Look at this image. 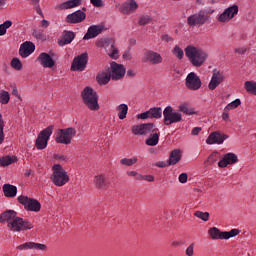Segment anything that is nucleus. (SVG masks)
<instances>
[{
    "label": "nucleus",
    "instance_id": "50",
    "mask_svg": "<svg viewBox=\"0 0 256 256\" xmlns=\"http://www.w3.org/2000/svg\"><path fill=\"white\" fill-rule=\"evenodd\" d=\"M172 53L176 55L179 59H183L185 53L183 52V49L179 46H175L172 50Z\"/></svg>",
    "mask_w": 256,
    "mask_h": 256
},
{
    "label": "nucleus",
    "instance_id": "45",
    "mask_svg": "<svg viewBox=\"0 0 256 256\" xmlns=\"http://www.w3.org/2000/svg\"><path fill=\"white\" fill-rule=\"evenodd\" d=\"M221 159V153L219 152H213L207 159L209 165H213L214 163H217V161Z\"/></svg>",
    "mask_w": 256,
    "mask_h": 256
},
{
    "label": "nucleus",
    "instance_id": "53",
    "mask_svg": "<svg viewBox=\"0 0 256 256\" xmlns=\"http://www.w3.org/2000/svg\"><path fill=\"white\" fill-rule=\"evenodd\" d=\"M128 6H130L132 13H135V11H137V9L139 8V5L137 4V2H135V0H131L128 3Z\"/></svg>",
    "mask_w": 256,
    "mask_h": 256
},
{
    "label": "nucleus",
    "instance_id": "11",
    "mask_svg": "<svg viewBox=\"0 0 256 256\" xmlns=\"http://www.w3.org/2000/svg\"><path fill=\"white\" fill-rule=\"evenodd\" d=\"M209 21V15L205 10H200L198 14H193L187 18V24L190 27H197V25H205Z\"/></svg>",
    "mask_w": 256,
    "mask_h": 256
},
{
    "label": "nucleus",
    "instance_id": "43",
    "mask_svg": "<svg viewBox=\"0 0 256 256\" xmlns=\"http://www.w3.org/2000/svg\"><path fill=\"white\" fill-rule=\"evenodd\" d=\"M5 129V120H3V115L0 112V145H3V141H5V133L3 132Z\"/></svg>",
    "mask_w": 256,
    "mask_h": 256
},
{
    "label": "nucleus",
    "instance_id": "7",
    "mask_svg": "<svg viewBox=\"0 0 256 256\" xmlns=\"http://www.w3.org/2000/svg\"><path fill=\"white\" fill-rule=\"evenodd\" d=\"M17 201L20 205H23L25 211H32L34 213H39V211H41V202L35 198L20 195L18 196Z\"/></svg>",
    "mask_w": 256,
    "mask_h": 256
},
{
    "label": "nucleus",
    "instance_id": "48",
    "mask_svg": "<svg viewBox=\"0 0 256 256\" xmlns=\"http://www.w3.org/2000/svg\"><path fill=\"white\" fill-rule=\"evenodd\" d=\"M126 175L128 177H134V179H136V181H143V175L138 173L137 171H127Z\"/></svg>",
    "mask_w": 256,
    "mask_h": 256
},
{
    "label": "nucleus",
    "instance_id": "58",
    "mask_svg": "<svg viewBox=\"0 0 256 256\" xmlns=\"http://www.w3.org/2000/svg\"><path fill=\"white\" fill-rule=\"evenodd\" d=\"M94 7H103V0H90Z\"/></svg>",
    "mask_w": 256,
    "mask_h": 256
},
{
    "label": "nucleus",
    "instance_id": "47",
    "mask_svg": "<svg viewBox=\"0 0 256 256\" xmlns=\"http://www.w3.org/2000/svg\"><path fill=\"white\" fill-rule=\"evenodd\" d=\"M52 159L53 161H58L59 163H67V161H69V158H67V156L63 154H54L52 156Z\"/></svg>",
    "mask_w": 256,
    "mask_h": 256
},
{
    "label": "nucleus",
    "instance_id": "29",
    "mask_svg": "<svg viewBox=\"0 0 256 256\" xmlns=\"http://www.w3.org/2000/svg\"><path fill=\"white\" fill-rule=\"evenodd\" d=\"M73 39H75V33L65 30L63 32L62 39L58 41V44L60 45V47H65V45L73 43Z\"/></svg>",
    "mask_w": 256,
    "mask_h": 256
},
{
    "label": "nucleus",
    "instance_id": "3",
    "mask_svg": "<svg viewBox=\"0 0 256 256\" xmlns=\"http://www.w3.org/2000/svg\"><path fill=\"white\" fill-rule=\"evenodd\" d=\"M50 180L55 187H64V185L69 183V174L63 169L61 164H54Z\"/></svg>",
    "mask_w": 256,
    "mask_h": 256
},
{
    "label": "nucleus",
    "instance_id": "30",
    "mask_svg": "<svg viewBox=\"0 0 256 256\" xmlns=\"http://www.w3.org/2000/svg\"><path fill=\"white\" fill-rule=\"evenodd\" d=\"M2 189L5 197H17V186H13L11 184H4Z\"/></svg>",
    "mask_w": 256,
    "mask_h": 256
},
{
    "label": "nucleus",
    "instance_id": "1",
    "mask_svg": "<svg viewBox=\"0 0 256 256\" xmlns=\"http://www.w3.org/2000/svg\"><path fill=\"white\" fill-rule=\"evenodd\" d=\"M185 54L193 67H202L208 57L207 52L195 46H187L185 48Z\"/></svg>",
    "mask_w": 256,
    "mask_h": 256
},
{
    "label": "nucleus",
    "instance_id": "24",
    "mask_svg": "<svg viewBox=\"0 0 256 256\" xmlns=\"http://www.w3.org/2000/svg\"><path fill=\"white\" fill-rule=\"evenodd\" d=\"M159 137H161V132H159V128L154 125L149 137L145 141L146 145H148V147H155L159 145Z\"/></svg>",
    "mask_w": 256,
    "mask_h": 256
},
{
    "label": "nucleus",
    "instance_id": "4",
    "mask_svg": "<svg viewBox=\"0 0 256 256\" xmlns=\"http://www.w3.org/2000/svg\"><path fill=\"white\" fill-rule=\"evenodd\" d=\"M9 231L13 233H21V231H31L34 225L29 219H23L19 216H16L12 222L7 224Z\"/></svg>",
    "mask_w": 256,
    "mask_h": 256
},
{
    "label": "nucleus",
    "instance_id": "22",
    "mask_svg": "<svg viewBox=\"0 0 256 256\" xmlns=\"http://www.w3.org/2000/svg\"><path fill=\"white\" fill-rule=\"evenodd\" d=\"M35 52V44L31 41H26L20 45L19 48V55L23 59H26V57H29L32 53Z\"/></svg>",
    "mask_w": 256,
    "mask_h": 256
},
{
    "label": "nucleus",
    "instance_id": "36",
    "mask_svg": "<svg viewBox=\"0 0 256 256\" xmlns=\"http://www.w3.org/2000/svg\"><path fill=\"white\" fill-rule=\"evenodd\" d=\"M119 119L123 120L127 118V112L129 111V106L127 104H120L117 108Z\"/></svg>",
    "mask_w": 256,
    "mask_h": 256
},
{
    "label": "nucleus",
    "instance_id": "18",
    "mask_svg": "<svg viewBox=\"0 0 256 256\" xmlns=\"http://www.w3.org/2000/svg\"><path fill=\"white\" fill-rule=\"evenodd\" d=\"M235 163H239V157H237V154L229 152L224 154L222 159L218 162V167L225 169L228 165H235Z\"/></svg>",
    "mask_w": 256,
    "mask_h": 256
},
{
    "label": "nucleus",
    "instance_id": "59",
    "mask_svg": "<svg viewBox=\"0 0 256 256\" xmlns=\"http://www.w3.org/2000/svg\"><path fill=\"white\" fill-rule=\"evenodd\" d=\"M222 119L223 121H229V110H227V108H224V112L222 113Z\"/></svg>",
    "mask_w": 256,
    "mask_h": 256
},
{
    "label": "nucleus",
    "instance_id": "35",
    "mask_svg": "<svg viewBox=\"0 0 256 256\" xmlns=\"http://www.w3.org/2000/svg\"><path fill=\"white\" fill-rule=\"evenodd\" d=\"M148 111L150 113V119H161L163 117V109L161 107L150 108Z\"/></svg>",
    "mask_w": 256,
    "mask_h": 256
},
{
    "label": "nucleus",
    "instance_id": "57",
    "mask_svg": "<svg viewBox=\"0 0 256 256\" xmlns=\"http://www.w3.org/2000/svg\"><path fill=\"white\" fill-rule=\"evenodd\" d=\"M194 248H195V244H190L189 247L186 249V255L193 256Z\"/></svg>",
    "mask_w": 256,
    "mask_h": 256
},
{
    "label": "nucleus",
    "instance_id": "31",
    "mask_svg": "<svg viewBox=\"0 0 256 256\" xmlns=\"http://www.w3.org/2000/svg\"><path fill=\"white\" fill-rule=\"evenodd\" d=\"M181 150L175 149L170 153L168 165H177L181 161Z\"/></svg>",
    "mask_w": 256,
    "mask_h": 256
},
{
    "label": "nucleus",
    "instance_id": "9",
    "mask_svg": "<svg viewBox=\"0 0 256 256\" xmlns=\"http://www.w3.org/2000/svg\"><path fill=\"white\" fill-rule=\"evenodd\" d=\"M164 125H173V123H181L183 121V115L181 113L174 111L173 107L167 106L164 111Z\"/></svg>",
    "mask_w": 256,
    "mask_h": 256
},
{
    "label": "nucleus",
    "instance_id": "12",
    "mask_svg": "<svg viewBox=\"0 0 256 256\" xmlns=\"http://www.w3.org/2000/svg\"><path fill=\"white\" fill-rule=\"evenodd\" d=\"M88 61L89 56L87 53L76 56L72 61L71 71H85Z\"/></svg>",
    "mask_w": 256,
    "mask_h": 256
},
{
    "label": "nucleus",
    "instance_id": "42",
    "mask_svg": "<svg viewBox=\"0 0 256 256\" xmlns=\"http://www.w3.org/2000/svg\"><path fill=\"white\" fill-rule=\"evenodd\" d=\"M13 22L11 20L5 21L3 24H0V37L7 34V29L12 27Z\"/></svg>",
    "mask_w": 256,
    "mask_h": 256
},
{
    "label": "nucleus",
    "instance_id": "10",
    "mask_svg": "<svg viewBox=\"0 0 256 256\" xmlns=\"http://www.w3.org/2000/svg\"><path fill=\"white\" fill-rule=\"evenodd\" d=\"M97 47H104L111 59H118L119 50L115 47V41L113 39H101L96 42Z\"/></svg>",
    "mask_w": 256,
    "mask_h": 256
},
{
    "label": "nucleus",
    "instance_id": "21",
    "mask_svg": "<svg viewBox=\"0 0 256 256\" xmlns=\"http://www.w3.org/2000/svg\"><path fill=\"white\" fill-rule=\"evenodd\" d=\"M154 127L153 123L136 125L132 127V133L134 135H149Z\"/></svg>",
    "mask_w": 256,
    "mask_h": 256
},
{
    "label": "nucleus",
    "instance_id": "8",
    "mask_svg": "<svg viewBox=\"0 0 256 256\" xmlns=\"http://www.w3.org/2000/svg\"><path fill=\"white\" fill-rule=\"evenodd\" d=\"M208 235L213 239L214 241L217 240H223V239H231V237H237L239 235L238 229H232L229 232H222L217 227L210 228L208 230Z\"/></svg>",
    "mask_w": 256,
    "mask_h": 256
},
{
    "label": "nucleus",
    "instance_id": "28",
    "mask_svg": "<svg viewBox=\"0 0 256 256\" xmlns=\"http://www.w3.org/2000/svg\"><path fill=\"white\" fill-rule=\"evenodd\" d=\"M17 217L15 210H7L0 215V223H7L9 225Z\"/></svg>",
    "mask_w": 256,
    "mask_h": 256
},
{
    "label": "nucleus",
    "instance_id": "61",
    "mask_svg": "<svg viewBox=\"0 0 256 256\" xmlns=\"http://www.w3.org/2000/svg\"><path fill=\"white\" fill-rule=\"evenodd\" d=\"M156 167H160V168H164V167H169V164L163 162V161H160V162H157L155 164Z\"/></svg>",
    "mask_w": 256,
    "mask_h": 256
},
{
    "label": "nucleus",
    "instance_id": "5",
    "mask_svg": "<svg viewBox=\"0 0 256 256\" xmlns=\"http://www.w3.org/2000/svg\"><path fill=\"white\" fill-rule=\"evenodd\" d=\"M77 135V129L74 127L58 129L55 135L56 143L61 145H71V141Z\"/></svg>",
    "mask_w": 256,
    "mask_h": 256
},
{
    "label": "nucleus",
    "instance_id": "39",
    "mask_svg": "<svg viewBox=\"0 0 256 256\" xmlns=\"http://www.w3.org/2000/svg\"><path fill=\"white\" fill-rule=\"evenodd\" d=\"M244 87H245L247 93L256 95V82L255 81H246L244 83Z\"/></svg>",
    "mask_w": 256,
    "mask_h": 256
},
{
    "label": "nucleus",
    "instance_id": "54",
    "mask_svg": "<svg viewBox=\"0 0 256 256\" xmlns=\"http://www.w3.org/2000/svg\"><path fill=\"white\" fill-rule=\"evenodd\" d=\"M142 181H148V183H153V181H155V176H153V175H142Z\"/></svg>",
    "mask_w": 256,
    "mask_h": 256
},
{
    "label": "nucleus",
    "instance_id": "52",
    "mask_svg": "<svg viewBox=\"0 0 256 256\" xmlns=\"http://www.w3.org/2000/svg\"><path fill=\"white\" fill-rule=\"evenodd\" d=\"M121 13H123V15H131V13H133V11L131 10V7L129 6L128 3H125L121 8H120Z\"/></svg>",
    "mask_w": 256,
    "mask_h": 256
},
{
    "label": "nucleus",
    "instance_id": "15",
    "mask_svg": "<svg viewBox=\"0 0 256 256\" xmlns=\"http://www.w3.org/2000/svg\"><path fill=\"white\" fill-rule=\"evenodd\" d=\"M227 139H229V135L221 133L220 131H214L209 134L206 143L207 145H223Z\"/></svg>",
    "mask_w": 256,
    "mask_h": 256
},
{
    "label": "nucleus",
    "instance_id": "20",
    "mask_svg": "<svg viewBox=\"0 0 256 256\" xmlns=\"http://www.w3.org/2000/svg\"><path fill=\"white\" fill-rule=\"evenodd\" d=\"M18 251H28L29 249H35L36 251H47V245L37 242H26L16 247Z\"/></svg>",
    "mask_w": 256,
    "mask_h": 256
},
{
    "label": "nucleus",
    "instance_id": "25",
    "mask_svg": "<svg viewBox=\"0 0 256 256\" xmlns=\"http://www.w3.org/2000/svg\"><path fill=\"white\" fill-rule=\"evenodd\" d=\"M103 33V26L102 25H92L88 28L86 34L84 35V41L89 39H95V37L101 35Z\"/></svg>",
    "mask_w": 256,
    "mask_h": 256
},
{
    "label": "nucleus",
    "instance_id": "13",
    "mask_svg": "<svg viewBox=\"0 0 256 256\" xmlns=\"http://www.w3.org/2000/svg\"><path fill=\"white\" fill-rule=\"evenodd\" d=\"M239 13V6L237 5H232L228 8H226L223 13H221L217 20L219 23H229L233 17H235Z\"/></svg>",
    "mask_w": 256,
    "mask_h": 256
},
{
    "label": "nucleus",
    "instance_id": "33",
    "mask_svg": "<svg viewBox=\"0 0 256 256\" xmlns=\"http://www.w3.org/2000/svg\"><path fill=\"white\" fill-rule=\"evenodd\" d=\"M13 163H17V158L15 156L0 157V167H9V165H13Z\"/></svg>",
    "mask_w": 256,
    "mask_h": 256
},
{
    "label": "nucleus",
    "instance_id": "60",
    "mask_svg": "<svg viewBox=\"0 0 256 256\" xmlns=\"http://www.w3.org/2000/svg\"><path fill=\"white\" fill-rule=\"evenodd\" d=\"M201 133V127H195L191 131V135H199Z\"/></svg>",
    "mask_w": 256,
    "mask_h": 256
},
{
    "label": "nucleus",
    "instance_id": "64",
    "mask_svg": "<svg viewBox=\"0 0 256 256\" xmlns=\"http://www.w3.org/2000/svg\"><path fill=\"white\" fill-rule=\"evenodd\" d=\"M135 75H136L135 70L129 69V70L127 71V76H128V77H135Z\"/></svg>",
    "mask_w": 256,
    "mask_h": 256
},
{
    "label": "nucleus",
    "instance_id": "14",
    "mask_svg": "<svg viewBox=\"0 0 256 256\" xmlns=\"http://www.w3.org/2000/svg\"><path fill=\"white\" fill-rule=\"evenodd\" d=\"M223 81H225V72L218 69H214L212 71L211 80L208 84V89H210V91H215V88L221 85Z\"/></svg>",
    "mask_w": 256,
    "mask_h": 256
},
{
    "label": "nucleus",
    "instance_id": "17",
    "mask_svg": "<svg viewBox=\"0 0 256 256\" xmlns=\"http://www.w3.org/2000/svg\"><path fill=\"white\" fill-rule=\"evenodd\" d=\"M110 67V76L112 81H119V79H123V77H125L126 69L123 64H117V62H112L110 64Z\"/></svg>",
    "mask_w": 256,
    "mask_h": 256
},
{
    "label": "nucleus",
    "instance_id": "46",
    "mask_svg": "<svg viewBox=\"0 0 256 256\" xmlns=\"http://www.w3.org/2000/svg\"><path fill=\"white\" fill-rule=\"evenodd\" d=\"M241 105V99H236L232 102H230L226 107V111H233V109H237Z\"/></svg>",
    "mask_w": 256,
    "mask_h": 256
},
{
    "label": "nucleus",
    "instance_id": "49",
    "mask_svg": "<svg viewBox=\"0 0 256 256\" xmlns=\"http://www.w3.org/2000/svg\"><path fill=\"white\" fill-rule=\"evenodd\" d=\"M195 217L201 219L202 221H209V212L196 211L194 213Z\"/></svg>",
    "mask_w": 256,
    "mask_h": 256
},
{
    "label": "nucleus",
    "instance_id": "32",
    "mask_svg": "<svg viewBox=\"0 0 256 256\" xmlns=\"http://www.w3.org/2000/svg\"><path fill=\"white\" fill-rule=\"evenodd\" d=\"M99 85H107L109 81H111V73L110 72H101L96 77Z\"/></svg>",
    "mask_w": 256,
    "mask_h": 256
},
{
    "label": "nucleus",
    "instance_id": "26",
    "mask_svg": "<svg viewBox=\"0 0 256 256\" xmlns=\"http://www.w3.org/2000/svg\"><path fill=\"white\" fill-rule=\"evenodd\" d=\"M86 17L87 14H85V12L77 10L66 17V23H82V21H85Z\"/></svg>",
    "mask_w": 256,
    "mask_h": 256
},
{
    "label": "nucleus",
    "instance_id": "63",
    "mask_svg": "<svg viewBox=\"0 0 256 256\" xmlns=\"http://www.w3.org/2000/svg\"><path fill=\"white\" fill-rule=\"evenodd\" d=\"M162 41L169 43V41H173V38H171V36L166 34V35L162 36Z\"/></svg>",
    "mask_w": 256,
    "mask_h": 256
},
{
    "label": "nucleus",
    "instance_id": "6",
    "mask_svg": "<svg viewBox=\"0 0 256 256\" xmlns=\"http://www.w3.org/2000/svg\"><path fill=\"white\" fill-rule=\"evenodd\" d=\"M55 126L50 125L43 129L37 136L35 141V147L38 151H43V149H47V145H49V139L53 135V130Z\"/></svg>",
    "mask_w": 256,
    "mask_h": 256
},
{
    "label": "nucleus",
    "instance_id": "2",
    "mask_svg": "<svg viewBox=\"0 0 256 256\" xmlns=\"http://www.w3.org/2000/svg\"><path fill=\"white\" fill-rule=\"evenodd\" d=\"M81 97L84 105H86L90 111H99V96L93 88L89 86L85 87L81 92Z\"/></svg>",
    "mask_w": 256,
    "mask_h": 256
},
{
    "label": "nucleus",
    "instance_id": "44",
    "mask_svg": "<svg viewBox=\"0 0 256 256\" xmlns=\"http://www.w3.org/2000/svg\"><path fill=\"white\" fill-rule=\"evenodd\" d=\"M10 65L12 69H15V71H21V69H23V63H21V60L17 57L11 60Z\"/></svg>",
    "mask_w": 256,
    "mask_h": 256
},
{
    "label": "nucleus",
    "instance_id": "55",
    "mask_svg": "<svg viewBox=\"0 0 256 256\" xmlns=\"http://www.w3.org/2000/svg\"><path fill=\"white\" fill-rule=\"evenodd\" d=\"M138 119H151V114L148 111L144 112V113H141V114H138Z\"/></svg>",
    "mask_w": 256,
    "mask_h": 256
},
{
    "label": "nucleus",
    "instance_id": "40",
    "mask_svg": "<svg viewBox=\"0 0 256 256\" xmlns=\"http://www.w3.org/2000/svg\"><path fill=\"white\" fill-rule=\"evenodd\" d=\"M139 159L137 157H132V158H123L120 160L121 165H124L125 167H133L135 163H137Z\"/></svg>",
    "mask_w": 256,
    "mask_h": 256
},
{
    "label": "nucleus",
    "instance_id": "27",
    "mask_svg": "<svg viewBox=\"0 0 256 256\" xmlns=\"http://www.w3.org/2000/svg\"><path fill=\"white\" fill-rule=\"evenodd\" d=\"M145 57L146 61L151 63V65H160V63H163V57L157 52L148 51L145 53Z\"/></svg>",
    "mask_w": 256,
    "mask_h": 256
},
{
    "label": "nucleus",
    "instance_id": "34",
    "mask_svg": "<svg viewBox=\"0 0 256 256\" xmlns=\"http://www.w3.org/2000/svg\"><path fill=\"white\" fill-rule=\"evenodd\" d=\"M81 0H68L58 6V9H73V7H79Z\"/></svg>",
    "mask_w": 256,
    "mask_h": 256
},
{
    "label": "nucleus",
    "instance_id": "41",
    "mask_svg": "<svg viewBox=\"0 0 256 256\" xmlns=\"http://www.w3.org/2000/svg\"><path fill=\"white\" fill-rule=\"evenodd\" d=\"M9 101H11V95L9 94V92L2 90L0 92V103L1 105H7V103H9Z\"/></svg>",
    "mask_w": 256,
    "mask_h": 256
},
{
    "label": "nucleus",
    "instance_id": "51",
    "mask_svg": "<svg viewBox=\"0 0 256 256\" xmlns=\"http://www.w3.org/2000/svg\"><path fill=\"white\" fill-rule=\"evenodd\" d=\"M152 18L149 15L141 16L139 19V25H149L151 23Z\"/></svg>",
    "mask_w": 256,
    "mask_h": 256
},
{
    "label": "nucleus",
    "instance_id": "37",
    "mask_svg": "<svg viewBox=\"0 0 256 256\" xmlns=\"http://www.w3.org/2000/svg\"><path fill=\"white\" fill-rule=\"evenodd\" d=\"M178 111L184 113L185 115H195V109L189 108V104L187 103L181 104L178 107Z\"/></svg>",
    "mask_w": 256,
    "mask_h": 256
},
{
    "label": "nucleus",
    "instance_id": "38",
    "mask_svg": "<svg viewBox=\"0 0 256 256\" xmlns=\"http://www.w3.org/2000/svg\"><path fill=\"white\" fill-rule=\"evenodd\" d=\"M32 35L38 41H45V39H47V36L45 35V30L43 29H34Z\"/></svg>",
    "mask_w": 256,
    "mask_h": 256
},
{
    "label": "nucleus",
    "instance_id": "56",
    "mask_svg": "<svg viewBox=\"0 0 256 256\" xmlns=\"http://www.w3.org/2000/svg\"><path fill=\"white\" fill-rule=\"evenodd\" d=\"M187 179H188V176H187V173H182L179 175L178 177V181L180 183H186L187 182Z\"/></svg>",
    "mask_w": 256,
    "mask_h": 256
},
{
    "label": "nucleus",
    "instance_id": "19",
    "mask_svg": "<svg viewBox=\"0 0 256 256\" xmlns=\"http://www.w3.org/2000/svg\"><path fill=\"white\" fill-rule=\"evenodd\" d=\"M93 183L96 189H99V191H107V189H109L111 185L109 179H107V176L105 174L96 175L94 177Z\"/></svg>",
    "mask_w": 256,
    "mask_h": 256
},
{
    "label": "nucleus",
    "instance_id": "23",
    "mask_svg": "<svg viewBox=\"0 0 256 256\" xmlns=\"http://www.w3.org/2000/svg\"><path fill=\"white\" fill-rule=\"evenodd\" d=\"M37 61L40 63L41 66L44 67V69H52V67H55V60H53L51 55L47 54L46 52L40 53Z\"/></svg>",
    "mask_w": 256,
    "mask_h": 256
},
{
    "label": "nucleus",
    "instance_id": "62",
    "mask_svg": "<svg viewBox=\"0 0 256 256\" xmlns=\"http://www.w3.org/2000/svg\"><path fill=\"white\" fill-rule=\"evenodd\" d=\"M40 25H41V27H44V29H47V27H49V21L43 19V20L40 22Z\"/></svg>",
    "mask_w": 256,
    "mask_h": 256
},
{
    "label": "nucleus",
    "instance_id": "16",
    "mask_svg": "<svg viewBox=\"0 0 256 256\" xmlns=\"http://www.w3.org/2000/svg\"><path fill=\"white\" fill-rule=\"evenodd\" d=\"M201 85H202L201 78H199V76H197L195 72H190L187 75L186 81H185V86L187 87V89H189L190 91H199V88L201 87Z\"/></svg>",
    "mask_w": 256,
    "mask_h": 256
}]
</instances>
